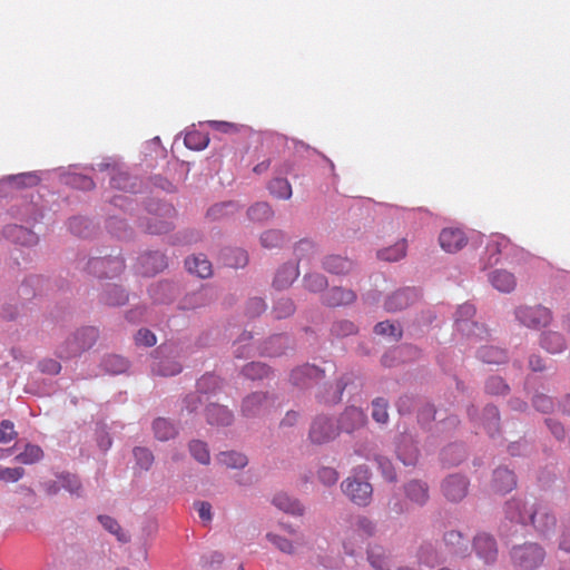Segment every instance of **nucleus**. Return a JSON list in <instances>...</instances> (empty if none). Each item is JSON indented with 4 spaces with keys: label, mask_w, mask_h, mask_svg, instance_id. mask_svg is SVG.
Returning a JSON list of instances; mask_svg holds the SVG:
<instances>
[{
    "label": "nucleus",
    "mask_w": 570,
    "mask_h": 570,
    "mask_svg": "<svg viewBox=\"0 0 570 570\" xmlns=\"http://www.w3.org/2000/svg\"><path fill=\"white\" fill-rule=\"evenodd\" d=\"M505 513L511 521L532 524L540 533L547 534L556 527V518L543 503L528 504L520 499L507 503Z\"/></svg>",
    "instance_id": "f257e3e1"
},
{
    "label": "nucleus",
    "mask_w": 570,
    "mask_h": 570,
    "mask_svg": "<svg viewBox=\"0 0 570 570\" xmlns=\"http://www.w3.org/2000/svg\"><path fill=\"white\" fill-rule=\"evenodd\" d=\"M475 307L472 304H462L455 313V330L465 337L469 344L476 345L485 341L489 336L488 330L473 321Z\"/></svg>",
    "instance_id": "f03ea898"
},
{
    "label": "nucleus",
    "mask_w": 570,
    "mask_h": 570,
    "mask_svg": "<svg viewBox=\"0 0 570 570\" xmlns=\"http://www.w3.org/2000/svg\"><path fill=\"white\" fill-rule=\"evenodd\" d=\"M357 473L363 475L348 476L341 487L352 502L365 507L371 502L373 489L367 482V470L360 466Z\"/></svg>",
    "instance_id": "7ed1b4c3"
},
{
    "label": "nucleus",
    "mask_w": 570,
    "mask_h": 570,
    "mask_svg": "<svg viewBox=\"0 0 570 570\" xmlns=\"http://www.w3.org/2000/svg\"><path fill=\"white\" fill-rule=\"evenodd\" d=\"M543 559L544 551L537 543H524L513 547L511 550L513 564L522 570L535 569L543 562Z\"/></svg>",
    "instance_id": "20e7f679"
},
{
    "label": "nucleus",
    "mask_w": 570,
    "mask_h": 570,
    "mask_svg": "<svg viewBox=\"0 0 570 570\" xmlns=\"http://www.w3.org/2000/svg\"><path fill=\"white\" fill-rule=\"evenodd\" d=\"M514 315L520 324L533 330L548 326L553 318L551 311L542 305L519 306Z\"/></svg>",
    "instance_id": "39448f33"
},
{
    "label": "nucleus",
    "mask_w": 570,
    "mask_h": 570,
    "mask_svg": "<svg viewBox=\"0 0 570 570\" xmlns=\"http://www.w3.org/2000/svg\"><path fill=\"white\" fill-rule=\"evenodd\" d=\"M98 338V330L89 326L78 330L71 338L67 341L66 357L77 355L90 348Z\"/></svg>",
    "instance_id": "423d86ee"
},
{
    "label": "nucleus",
    "mask_w": 570,
    "mask_h": 570,
    "mask_svg": "<svg viewBox=\"0 0 570 570\" xmlns=\"http://www.w3.org/2000/svg\"><path fill=\"white\" fill-rule=\"evenodd\" d=\"M88 268L99 277H115L125 269V262L118 256L95 257L88 262Z\"/></svg>",
    "instance_id": "0eeeda50"
},
{
    "label": "nucleus",
    "mask_w": 570,
    "mask_h": 570,
    "mask_svg": "<svg viewBox=\"0 0 570 570\" xmlns=\"http://www.w3.org/2000/svg\"><path fill=\"white\" fill-rule=\"evenodd\" d=\"M281 527L291 535V539L274 532H268L266 539L281 552L293 554L296 551V546L303 544V537L292 525L281 524Z\"/></svg>",
    "instance_id": "6e6552de"
},
{
    "label": "nucleus",
    "mask_w": 570,
    "mask_h": 570,
    "mask_svg": "<svg viewBox=\"0 0 570 570\" xmlns=\"http://www.w3.org/2000/svg\"><path fill=\"white\" fill-rule=\"evenodd\" d=\"M340 431L333 425V422L325 416H317L309 429L308 438L314 444H324L334 440Z\"/></svg>",
    "instance_id": "1a4fd4ad"
},
{
    "label": "nucleus",
    "mask_w": 570,
    "mask_h": 570,
    "mask_svg": "<svg viewBox=\"0 0 570 570\" xmlns=\"http://www.w3.org/2000/svg\"><path fill=\"white\" fill-rule=\"evenodd\" d=\"M272 404L273 399L267 393L254 392L243 400L242 413L247 417L263 415Z\"/></svg>",
    "instance_id": "9d476101"
},
{
    "label": "nucleus",
    "mask_w": 570,
    "mask_h": 570,
    "mask_svg": "<svg viewBox=\"0 0 570 570\" xmlns=\"http://www.w3.org/2000/svg\"><path fill=\"white\" fill-rule=\"evenodd\" d=\"M439 243L446 253H456L468 244V237L459 227H446L441 230Z\"/></svg>",
    "instance_id": "9b49d317"
},
{
    "label": "nucleus",
    "mask_w": 570,
    "mask_h": 570,
    "mask_svg": "<svg viewBox=\"0 0 570 570\" xmlns=\"http://www.w3.org/2000/svg\"><path fill=\"white\" fill-rule=\"evenodd\" d=\"M473 548L476 556L485 563H492L498 557V547L493 537L488 533H479L473 539Z\"/></svg>",
    "instance_id": "f8f14e48"
},
{
    "label": "nucleus",
    "mask_w": 570,
    "mask_h": 570,
    "mask_svg": "<svg viewBox=\"0 0 570 570\" xmlns=\"http://www.w3.org/2000/svg\"><path fill=\"white\" fill-rule=\"evenodd\" d=\"M366 423V414L356 406L346 407L338 419V431L352 433L363 428Z\"/></svg>",
    "instance_id": "ddd939ff"
},
{
    "label": "nucleus",
    "mask_w": 570,
    "mask_h": 570,
    "mask_svg": "<svg viewBox=\"0 0 570 570\" xmlns=\"http://www.w3.org/2000/svg\"><path fill=\"white\" fill-rule=\"evenodd\" d=\"M442 491L448 500L460 501L466 495L468 481L462 475H450L443 481Z\"/></svg>",
    "instance_id": "4468645a"
},
{
    "label": "nucleus",
    "mask_w": 570,
    "mask_h": 570,
    "mask_svg": "<svg viewBox=\"0 0 570 570\" xmlns=\"http://www.w3.org/2000/svg\"><path fill=\"white\" fill-rule=\"evenodd\" d=\"M139 272L146 276H153L167 266L166 257L160 252L142 254L139 258Z\"/></svg>",
    "instance_id": "2eb2a0df"
},
{
    "label": "nucleus",
    "mask_w": 570,
    "mask_h": 570,
    "mask_svg": "<svg viewBox=\"0 0 570 570\" xmlns=\"http://www.w3.org/2000/svg\"><path fill=\"white\" fill-rule=\"evenodd\" d=\"M419 298L414 288H404L393 293L385 301V308L389 312H397L412 305Z\"/></svg>",
    "instance_id": "dca6fc26"
},
{
    "label": "nucleus",
    "mask_w": 570,
    "mask_h": 570,
    "mask_svg": "<svg viewBox=\"0 0 570 570\" xmlns=\"http://www.w3.org/2000/svg\"><path fill=\"white\" fill-rule=\"evenodd\" d=\"M324 377V370L305 364L292 371L291 381L297 386H307L311 381Z\"/></svg>",
    "instance_id": "f3484780"
},
{
    "label": "nucleus",
    "mask_w": 570,
    "mask_h": 570,
    "mask_svg": "<svg viewBox=\"0 0 570 570\" xmlns=\"http://www.w3.org/2000/svg\"><path fill=\"white\" fill-rule=\"evenodd\" d=\"M347 385V381L342 377L334 384L320 387L316 396L324 404H336L342 400V394Z\"/></svg>",
    "instance_id": "a211bd4d"
},
{
    "label": "nucleus",
    "mask_w": 570,
    "mask_h": 570,
    "mask_svg": "<svg viewBox=\"0 0 570 570\" xmlns=\"http://www.w3.org/2000/svg\"><path fill=\"white\" fill-rule=\"evenodd\" d=\"M355 299L356 294L343 287H332L323 295L324 304L333 307L351 304Z\"/></svg>",
    "instance_id": "6ab92c4d"
},
{
    "label": "nucleus",
    "mask_w": 570,
    "mask_h": 570,
    "mask_svg": "<svg viewBox=\"0 0 570 570\" xmlns=\"http://www.w3.org/2000/svg\"><path fill=\"white\" fill-rule=\"evenodd\" d=\"M405 497L417 505H423L428 502L429 487L425 482L420 480H412L404 485Z\"/></svg>",
    "instance_id": "aec40b11"
},
{
    "label": "nucleus",
    "mask_w": 570,
    "mask_h": 570,
    "mask_svg": "<svg viewBox=\"0 0 570 570\" xmlns=\"http://www.w3.org/2000/svg\"><path fill=\"white\" fill-rule=\"evenodd\" d=\"M444 542L454 554L464 557L469 553V539L460 531L451 530L446 532Z\"/></svg>",
    "instance_id": "412c9836"
},
{
    "label": "nucleus",
    "mask_w": 570,
    "mask_h": 570,
    "mask_svg": "<svg viewBox=\"0 0 570 570\" xmlns=\"http://www.w3.org/2000/svg\"><path fill=\"white\" fill-rule=\"evenodd\" d=\"M489 279L492 286L502 293H510L517 286L514 275L504 269H498L492 272L490 274Z\"/></svg>",
    "instance_id": "4be33fe9"
},
{
    "label": "nucleus",
    "mask_w": 570,
    "mask_h": 570,
    "mask_svg": "<svg viewBox=\"0 0 570 570\" xmlns=\"http://www.w3.org/2000/svg\"><path fill=\"white\" fill-rule=\"evenodd\" d=\"M185 265L189 273L200 278L209 277L213 273L210 262L203 254L186 258Z\"/></svg>",
    "instance_id": "5701e85b"
},
{
    "label": "nucleus",
    "mask_w": 570,
    "mask_h": 570,
    "mask_svg": "<svg viewBox=\"0 0 570 570\" xmlns=\"http://www.w3.org/2000/svg\"><path fill=\"white\" fill-rule=\"evenodd\" d=\"M323 267L328 273L344 275L352 271L353 262L340 255H330L324 258Z\"/></svg>",
    "instance_id": "b1692460"
},
{
    "label": "nucleus",
    "mask_w": 570,
    "mask_h": 570,
    "mask_svg": "<svg viewBox=\"0 0 570 570\" xmlns=\"http://www.w3.org/2000/svg\"><path fill=\"white\" fill-rule=\"evenodd\" d=\"M541 346L551 354L561 353L567 347L563 335L559 332L548 331L541 335Z\"/></svg>",
    "instance_id": "393cba45"
},
{
    "label": "nucleus",
    "mask_w": 570,
    "mask_h": 570,
    "mask_svg": "<svg viewBox=\"0 0 570 570\" xmlns=\"http://www.w3.org/2000/svg\"><path fill=\"white\" fill-rule=\"evenodd\" d=\"M206 419L212 425H229L233 421V414L226 406L210 404L206 409Z\"/></svg>",
    "instance_id": "a878e982"
},
{
    "label": "nucleus",
    "mask_w": 570,
    "mask_h": 570,
    "mask_svg": "<svg viewBox=\"0 0 570 570\" xmlns=\"http://www.w3.org/2000/svg\"><path fill=\"white\" fill-rule=\"evenodd\" d=\"M517 485L515 476L512 471L505 468H499L493 473V487L498 492H509Z\"/></svg>",
    "instance_id": "bb28decb"
},
{
    "label": "nucleus",
    "mask_w": 570,
    "mask_h": 570,
    "mask_svg": "<svg viewBox=\"0 0 570 570\" xmlns=\"http://www.w3.org/2000/svg\"><path fill=\"white\" fill-rule=\"evenodd\" d=\"M274 505L292 515L301 517L304 513V507L286 493H278L273 499Z\"/></svg>",
    "instance_id": "cd10ccee"
},
{
    "label": "nucleus",
    "mask_w": 570,
    "mask_h": 570,
    "mask_svg": "<svg viewBox=\"0 0 570 570\" xmlns=\"http://www.w3.org/2000/svg\"><path fill=\"white\" fill-rule=\"evenodd\" d=\"M397 456L405 465H414L419 459V450L409 438H403L397 445Z\"/></svg>",
    "instance_id": "c85d7f7f"
},
{
    "label": "nucleus",
    "mask_w": 570,
    "mask_h": 570,
    "mask_svg": "<svg viewBox=\"0 0 570 570\" xmlns=\"http://www.w3.org/2000/svg\"><path fill=\"white\" fill-rule=\"evenodd\" d=\"M298 276V268L294 264L283 265L276 273L274 286L278 289L288 287Z\"/></svg>",
    "instance_id": "c756f323"
},
{
    "label": "nucleus",
    "mask_w": 570,
    "mask_h": 570,
    "mask_svg": "<svg viewBox=\"0 0 570 570\" xmlns=\"http://www.w3.org/2000/svg\"><path fill=\"white\" fill-rule=\"evenodd\" d=\"M153 372L160 376H173L181 372V365L176 360L165 356L154 362Z\"/></svg>",
    "instance_id": "7c9ffc66"
},
{
    "label": "nucleus",
    "mask_w": 570,
    "mask_h": 570,
    "mask_svg": "<svg viewBox=\"0 0 570 570\" xmlns=\"http://www.w3.org/2000/svg\"><path fill=\"white\" fill-rule=\"evenodd\" d=\"M478 357L488 364H501L507 360L504 350L495 346H481L478 351Z\"/></svg>",
    "instance_id": "2f4dec72"
},
{
    "label": "nucleus",
    "mask_w": 570,
    "mask_h": 570,
    "mask_svg": "<svg viewBox=\"0 0 570 570\" xmlns=\"http://www.w3.org/2000/svg\"><path fill=\"white\" fill-rule=\"evenodd\" d=\"M153 430L156 439L159 441H168L177 434L175 425L170 421L163 417H158L154 421Z\"/></svg>",
    "instance_id": "473e14b6"
},
{
    "label": "nucleus",
    "mask_w": 570,
    "mask_h": 570,
    "mask_svg": "<svg viewBox=\"0 0 570 570\" xmlns=\"http://www.w3.org/2000/svg\"><path fill=\"white\" fill-rule=\"evenodd\" d=\"M406 254V242L402 239L394 245L383 248L377 252V257L386 262H396L403 258Z\"/></svg>",
    "instance_id": "72a5a7b5"
},
{
    "label": "nucleus",
    "mask_w": 570,
    "mask_h": 570,
    "mask_svg": "<svg viewBox=\"0 0 570 570\" xmlns=\"http://www.w3.org/2000/svg\"><path fill=\"white\" fill-rule=\"evenodd\" d=\"M367 558L371 566L377 570H389L390 560L385 550L381 546H373L367 551Z\"/></svg>",
    "instance_id": "f704fd0d"
},
{
    "label": "nucleus",
    "mask_w": 570,
    "mask_h": 570,
    "mask_svg": "<svg viewBox=\"0 0 570 570\" xmlns=\"http://www.w3.org/2000/svg\"><path fill=\"white\" fill-rule=\"evenodd\" d=\"M218 462L220 464L225 465L226 468L242 469L247 465L248 460L242 453H238L235 451H227V452H222L218 455Z\"/></svg>",
    "instance_id": "c9c22d12"
},
{
    "label": "nucleus",
    "mask_w": 570,
    "mask_h": 570,
    "mask_svg": "<svg viewBox=\"0 0 570 570\" xmlns=\"http://www.w3.org/2000/svg\"><path fill=\"white\" fill-rule=\"evenodd\" d=\"M8 234L10 237L13 238L14 242L20 243L21 245L24 246H31L36 244L38 240L35 233L18 225L10 227Z\"/></svg>",
    "instance_id": "e433bc0d"
},
{
    "label": "nucleus",
    "mask_w": 570,
    "mask_h": 570,
    "mask_svg": "<svg viewBox=\"0 0 570 570\" xmlns=\"http://www.w3.org/2000/svg\"><path fill=\"white\" fill-rule=\"evenodd\" d=\"M126 292L118 285H109L102 295V301L110 306H119L127 302Z\"/></svg>",
    "instance_id": "4c0bfd02"
},
{
    "label": "nucleus",
    "mask_w": 570,
    "mask_h": 570,
    "mask_svg": "<svg viewBox=\"0 0 570 570\" xmlns=\"http://www.w3.org/2000/svg\"><path fill=\"white\" fill-rule=\"evenodd\" d=\"M374 332L377 335L386 336L393 342H397L402 337V328L399 324L389 321L380 322L375 325Z\"/></svg>",
    "instance_id": "58836bf2"
},
{
    "label": "nucleus",
    "mask_w": 570,
    "mask_h": 570,
    "mask_svg": "<svg viewBox=\"0 0 570 570\" xmlns=\"http://www.w3.org/2000/svg\"><path fill=\"white\" fill-rule=\"evenodd\" d=\"M247 215L249 219L253 222H266L273 217V209L265 202L256 203L255 205L248 208Z\"/></svg>",
    "instance_id": "ea45409f"
},
{
    "label": "nucleus",
    "mask_w": 570,
    "mask_h": 570,
    "mask_svg": "<svg viewBox=\"0 0 570 570\" xmlns=\"http://www.w3.org/2000/svg\"><path fill=\"white\" fill-rule=\"evenodd\" d=\"M271 194L281 199H288L292 196V186L285 178H274L269 181Z\"/></svg>",
    "instance_id": "a19ab883"
},
{
    "label": "nucleus",
    "mask_w": 570,
    "mask_h": 570,
    "mask_svg": "<svg viewBox=\"0 0 570 570\" xmlns=\"http://www.w3.org/2000/svg\"><path fill=\"white\" fill-rule=\"evenodd\" d=\"M43 456V451L39 445L27 444L24 451L16 456V460L23 464H33L40 461Z\"/></svg>",
    "instance_id": "79ce46f5"
},
{
    "label": "nucleus",
    "mask_w": 570,
    "mask_h": 570,
    "mask_svg": "<svg viewBox=\"0 0 570 570\" xmlns=\"http://www.w3.org/2000/svg\"><path fill=\"white\" fill-rule=\"evenodd\" d=\"M185 145L189 149L202 150L209 144V138L198 130H193L186 134Z\"/></svg>",
    "instance_id": "37998d69"
},
{
    "label": "nucleus",
    "mask_w": 570,
    "mask_h": 570,
    "mask_svg": "<svg viewBox=\"0 0 570 570\" xmlns=\"http://www.w3.org/2000/svg\"><path fill=\"white\" fill-rule=\"evenodd\" d=\"M284 240V234L278 229H268L261 235V244L267 249L279 247Z\"/></svg>",
    "instance_id": "c03bdc74"
},
{
    "label": "nucleus",
    "mask_w": 570,
    "mask_h": 570,
    "mask_svg": "<svg viewBox=\"0 0 570 570\" xmlns=\"http://www.w3.org/2000/svg\"><path fill=\"white\" fill-rule=\"evenodd\" d=\"M189 451L193 458L202 464H209L210 454L205 442L194 440L189 443Z\"/></svg>",
    "instance_id": "a18cd8bd"
},
{
    "label": "nucleus",
    "mask_w": 570,
    "mask_h": 570,
    "mask_svg": "<svg viewBox=\"0 0 570 570\" xmlns=\"http://www.w3.org/2000/svg\"><path fill=\"white\" fill-rule=\"evenodd\" d=\"M295 255L297 257L298 263L303 261H309L316 254V246L309 239H301L295 245Z\"/></svg>",
    "instance_id": "49530a36"
},
{
    "label": "nucleus",
    "mask_w": 570,
    "mask_h": 570,
    "mask_svg": "<svg viewBox=\"0 0 570 570\" xmlns=\"http://www.w3.org/2000/svg\"><path fill=\"white\" fill-rule=\"evenodd\" d=\"M269 367L261 362H252L244 366L243 374L249 380H261L268 376Z\"/></svg>",
    "instance_id": "de8ad7c7"
},
{
    "label": "nucleus",
    "mask_w": 570,
    "mask_h": 570,
    "mask_svg": "<svg viewBox=\"0 0 570 570\" xmlns=\"http://www.w3.org/2000/svg\"><path fill=\"white\" fill-rule=\"evenodd\" d=\"M509 245V240L504 236H497L491 239L487 245V252L490 253V264H495L499 261V255L501 252L507 248Z\"/></svg>",
    "instance_id": "09e8293b"
},
{
    "label": "nucleus",
    "mask_w": 570,
    "mask_h": 570,
    "mask_svg": "<svg viewBox=\"0 0 570 570\" xmlns=\"http://www.w3.org/2000/svg\"><path fill=\"white\" fill-rule=\"evenodd\" d=\"M98 520L101 523V525L107 531H109L110 533L115 534L120 542H127L128 541V537L122 531V529L119 525L117 520H115L114 518H111L109 515H99Z\"/></svg>",
    "instance_id": "8fccbe9b"
},
{
    "label": "nucleus",
    "mask_w": 570,
    "mask_h": 570,
    "mask_svg": "<svg viewBox=\"0 0 570 570\" xmlns=\"http://www.w3.org/2000/svg\"><path fill=\"white\" fill-rule=\"evenodd\" d=\"M105 370L111 374H119L127 370L128 362L120 355H108L102 363Z\"/></svg>",
    "instance_id": "3c124183"
},
{
    "label": "nucleus",
    "mask_w": 570,
    "mask_h": 570,
    "mask_svg": "<svg viewBox=\"0 0 570 570\" xmlns=\"http://www.w3.org/2000/svg\"><path fill=\"white\" fill-rule=\"evenodd\" d=\"M225 264L233 268L244 267L247 264V254L242 249H227L224 253Z\"/></svg>",
    "instance_id": "603ef678"
},
{
    "label": "nucleus",
    "mask_w": 570,
    "mask_h": 570,
    "mask_svg": "<svg viewBox=\"0 0 570 570\" xmlns=\"http://www.w3.org/2000/svg\"><path fill=\"white\" fill-rule=\"evenodd\" d=\"M389 403L383 397H377L372 402V417L377 423L384 424L389 420Z\"/></svg>",
    "instance_id": "864d4df0"
},
{
    "label": "nucleus",
    "mask_w": 570,
    "mask_h": 570,
    "mask_svg": "<svg viewBox=\"0 0 570 570\" xmlns=\"http://www.w3.org/2000/svg\"><path fill=\"white\" fill-rule=\"evenodd\" d=\"M484 426L488 431V433L493 436L495 432L499 431V411L493 405H488L484 409Z\"/></svg>",
    "instance_id": "5fc2aeb1"
},
{
    "label": "nucleus",
    "mask_w": 570,
    "mask_h": 570,
    "mask_svg": "<svg viewBox=\"0 0 570 570\" xmlns=\"http://www.w3.org/2000/svg\"><path fill=\"white\" fill-rule=\"evenodd\" d=\"M304 285L309 292H321L327 286V279L318 273L307 274L304 277Z\"/></svg>",
    "instance_id": "6e6d98bb"
},
{
    "label": "nucleus",
    "mask_w": 570,
    "mask_h": 570,
    "mask_svg": "<svg viewBox=\"0 0 570 570\" xmlns=\"http://www.w3.org/2000/svg\"><path fill=\"white\" fill-rule=\"evenodd\" d=\"M219 387V379L214 374H205L197 382V391L202 394L215 392Z\"/></svg>",
    "instance_id": "4d7b16f0"
},
{
    "label": "nucleus",
    "mask_w": 570,
    "mask_h": 570,
    "mask_svg": "<svg viewBox=\"0 0 570 570\" xmlns=\"http://www.w3.org/2000/svg\"><path fill=\"white\" fill-rule=\"evenodd\" d=\"M134 456L136 459L137 465H139L142 470H149L154 463V455L147 448H135Z\"/></svg>",
    "instance_id": "13d9d810"
},
{
    "label": "nucleus",
    "mask_w": 570,
    "mask_h": 570,
    "mask_svg": "<svg viewBox=\"0 0 570 570\" xmlns=\"http://www.w3.org/2000/svg\"><path fill=\"white\" fill-rule=\"evenodd\" d=\"M208 125L212 129L218 132L235 135L238 134L242 129V126L235 122L229 121H219V120H210Z\"/></svg>",
    "instance_id": "bf43d9fd"
},
{
    "label": "nucleus",
    "mask_w": 570,
    "mask_h": 570,
    "mask_svg": "<svg viewBox=\"0 0 570 570\" xmlns=\"http://www.w3.org/2000/svg\"><path fill=\"white\" fill-rule=\"evenodd\" d=\"M110 186L112 188L121 190H129L132 187L128 174L122 171H116L115 169H112V175L110 177Z\"/></svg>",
    "instance_id": "052dcab7"
},
{
    "label": "nucleus",
    "mask_w": 570,
    "mask_h": 570,
    "mask_svg": "<svg viewBox=\"0 0 570 570\" xmlns=\"http://www.w3.org/2000/svg\"><path fill=\"white\" fill-rule=\"evenodd\" d=\"M59 482L61 487L70 492L71 494L79 495L81 490V483L76 475L72 474H61L59 475Z\"/></svg>",
    "instance_id": "680f3d73"
},
{
    "label": "nucleus",
    "mask_w": 570,
    "mask_h": 570,
    "mask_svg": "<svg viewBox=\"0 0 570 570\" xmlns=\"http://www.w3.org/2000/svg\"><path fill=\"white\" fill-rule=\"evenodd\" d=\"M295 311L294 303L289 298H281L274 306V314L276 318H284L292 315Z\"/></svg>",
    "instance_id": "e2e57ef3"
},
{
    "label": "nucleus",
    "mask_w": 570,
    "mask_h": 570,
    "mask_svg": "<svg viewBox=\"0 0 570 570\" xmlns=\"http://www.w3.org/2000/svg\"><path fill=\"white\" fill-rule=\"evenodd\" d=\"M331 331L336 336H347L356 333V326L351 321L342 320L335 322Z\"/></svg>",
    "instance_id": "0e129e2a"
},
{
    "label": "nucleus",
    "mask_w": 570,
    "mask_h": 570,
    "mask_svg": "<svg viewBox=\"0 0 570 570\" xmlns=\"http://www.w3.org/2000/svg\"><path fill=\"white\" fill-rule=\"evenodd\" d=\"M419 560L422 564L433 568L439 563V556L432 547H422L419 552Z\"/></svg>",
    "instance_id": "69168bd1"
},
{
    "label": "nucleus",
    "mask_w": 570,
    "mask_h": 570,
    "mask_svg": "<svg viewBox=\"0 0 570 570\" xmlns=\"http://www.w3.org/2000/svg\"><path fill=\"white\" fill-rule=\"evenodd\" d=\"M485 390L490 394H504L509 390V386L500 376H492L488 380Z\"/></svg>",
    "instance_id": "338daca9"
},
{
    "label": "nucleus",
    "mask_w": 570,
    "mask_h": 570,
    "mask_svg": "<svg viewBox=\"0 0 570 570\" xmlns=\"http://www.w3.org/2000/svg\"><path fill=\"white\" fill-rule=\"evenodd\" d=\"M24 474L22 468H2L0 466V480L4 482H17Z\"/></svg>",
    "instance_id": "774afa93"
}]
</instances>
